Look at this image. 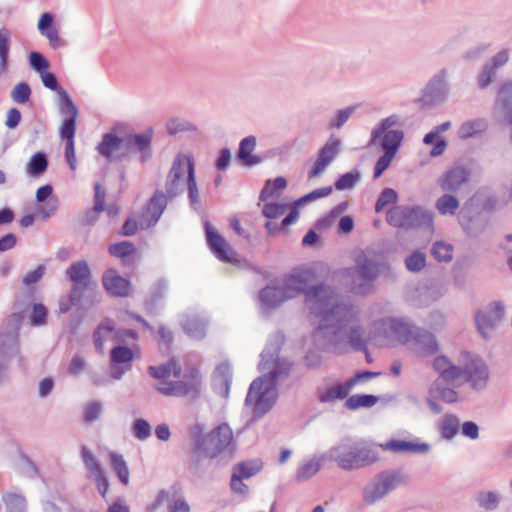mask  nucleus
<instances>
[{"mask_svg":"<svg viewBox=\"0 0 512 512\" xmlns=\"http://www.w3.org/2000/svg\"><path fill=\"white\" fill-rule=\"evenodd\" d=\"M311 314L319 318L313 332L315 346L325 352L344 353L350 345L355 351L367 352L365 329L362 325H349L357 320L359 309L350 302L337 301L334 287L318 286L307 295Z\"/></svg>","mask_w":512,"mask_h":512,"instance_id":"obj_1","label":"nucleus"},{"mask_svg":"<svg viewBox=\"0 0 512 512\" xmlns=\"http://www.w3.org/2000/svg\"><path fill=\"white\" fill-rule=\"evenodd\" d=\"M427 443H413L405 440H390L377 444L363 438L344 437L320 456L321 462H332L344 471H354L372 466L380 460V450L395 453H426Z\"/></svg>","mask_w":512,"mask_h":512,"instance_id":"obj_2","label":"nucleus"},{"mask_svg":"<svg viewBox=\"0 0 512 512\" xmlns=\"http://www.w3.org/2000/svg\"><path fill=\"white\" fill-rule=\"evenodd\" d=\"M191 460L198 464L202 459H218L226 464L236 450L233 432L227 423H221L206 434L192 432Z\"/></svg>","mask_w":512,"mask_h":512,"instance_id":"obj_3","label":"nucleus"},{"mask_svg":"<svg viewBox=\"0 0 512 512\" xmlns=\"http://www.w3.org/2000/svg\"><path fill=\"white\" fill-rule=\"evenodd\" d=\"M24 320L23 312L9 315L0 329V386L9 382V363L18 352L19 329Z\"/></svg>","mask_w":512,"mask_h":512,"instance_id":"obj_4","label":"nucleus"},{"mask_svg":"<svg viewBox=\"0 0 512 512\" xmlns=\"http://www.w3.org/2000/svg\"><path fill=\"white\" fill-rule=\"evenodd\" d=\"M284 337L282 334L277 333L273 335L264 350L260 354L261 361L258 365L260 371L271 369L269 373L263 374L264 381L267 384H273L277 388V383L286 379L291 371L292 363L286 359H279V353L283 344Z\"/></svg>","mask_w":512,"mask_h":512,"instance_id":"obj_5","label":"nucleus"},{"mask_svg":"<svg viewBox=\"0 0 512 512\" xmlns=\"http://www.w3.org/2000/svg\"><path fill=\"white\" fill-rule=\"evenodd\" d=\"M379 274V264L363 252L357 255L355 265L345 270V276L351 282V291L357 295L369 293Z\"/></svg>","mask_w":512,"mask_h":512,"instance_id":"obj_6","label":"nucleus"},{"mask_svg":"<svg viewBox=\"0 0 512 512\" xmlns=\"http://www.w3.org/2000/svg\"><path fill=\"white\" fill-rule=\"evenodd\" d=\"M277 388L258 377L250 384L245 404L252 407L253 418L259 419L268 413L277 400Z\"/></svg>","mask_w":512,"mask_h":512,"instance_id":"obj_7","label":"nucleus"},{"mask_svg":"<svg viewBox=\"0 0 512 512\" xmlns=\"http://www.w3.org/2000/svg\"><path fill=\"white\" fill-rule=\"evenodd\" d=\"M403 482L404 476L400 470L382 471L365 485L362 491V499L368 505L375 504Z\"/></svg>","mask_w":512,"mask_h":512,"instance_id":"obj_8","label":"nucleus"},{"mask_svg":"<svg viewBox=\"0 0 512 512\" xmlns=\"http://www.w3.org/2000/svg\"><path fill=\"white\" fill-rule=\"evenodd\" d=\"M433 220V211L420 205H397L386 213L387 224H433Z\"/></svg>","mask_w":512,"mask_h":512,"instance_id":"obj_9","label":"nucleus"},{"mask_svg":"<svg viewBox=\"0 0 512 512\" xmlns=\"http://www.w3.org/2000/svg\"><path fill=\"white\" fill-rule=\"evenodd\" d=\"M189 163H194L193 158L183 153H178L173 159L164 186V194L169 199L179 196L184 191V177H188Z\"/></svg>","mask_w":512,"mask_h":512,"instance_id":"obj_10","label":"nucleus"},{"mask_svg":"<svg viewBox=\"0 0 512 512\" xmlns=\"http://www.w3.org/2000/svg\"><path fill=\"white\" fill-rule=\"evenodd\" d=\"M449 96L448 72L445 68L435 73L422 91V102L433 107L444 103Z\"/></svg>","mask_w":512,"mask_h":512,"instance_id":"obj_11","label":"nucleus"},{"mask_svg":"<svg viewBox=\"0 0 512 512\" xmlns=\"http://www.w3.org/2000/svg\"><path fill=\"white\" fill-rule=\"evenodd\" d=\"M461 377H464L473 390L482 391L489 379V369L484 360L475 355H465V363L461 367Z\"/></svg>","mask_w":512,"mask_h":512,"instance_id":"obj_12","label":"nucleus"},{"mask_svg":"<svg viewBox=\"0 0 512 512\" xmlns=\"http://www.w3.org/2000/svg\"><path fill=\"white\" fill-rule=\"evenodd\" d=\"M504 315V305L499 301H495L489 304L485 309L476 312V327L483 338L488 339L491 337L493 331L503 320Z\"/></svg>","mask_w":512,"mask_h":512,"instance_id":"obj_13","label":"nucleus"},{"mask_svg":"<svg viewBox=\"0 0 512 512\" xmlns=\"http://www.w3.org/2000/svg\"><path fill=\"white\" fill-rule=\"evenodd\" d=\"M314 275H312L310 270H305L296 274H289L285 276L284 282H283V289L286 291L287 295L289 296V299H292L296 297L297 295L303 293L305 296V303L311 312L310 303L307 301V295L309 292L318 286L323 287H331L330 285H327L325 283H320L313 286H308L309 283L312 281Z\"/></svg>","mask_w":512,"mask_h":512,"instance_id":"obj_14","label":"nucleus"},{"mask_svg":"<svg viewBox=\"0 0 512 512\" xmlns=\"http://www.w3.org/2000/svg\"><path fill=\"white\" fill-rule=\"evenodd\" d=\"M375 326L379 335L386 339L396 340L401 343L408 342L412 335V329L409 323L399 318H382L375 324Z\"/></svg>","mask_w":512,"mask_h":512,"instance_id":"obj_15","label":"nucleus"},{"mask_svg":"<svg viewBox=\"0 0 512 512\" xmlns=\"http://www.w3.org/2000/svg\"><path fill=\"white\" fill-rule=\"evenodd\" d=\"M340 151L341 140L331 135L327 142L318 150L317 159L313 167L308 171V179H313L323 174Z\"/></svg>","mask_w":512,"mask_h":512,"instance_id":"obj_16","label":"nucleus"},{"mask_svg":"<svg viewBox=\"0 0 512 512\" xmlns=\"http://www.w3.org/2000/svg\"><path fill=\"white\" fill-rule=\"evenodd\" d=\"M133 359L134 353L131 348L124 345L115 346L110 352V377L120 380L126 372L131 370Z\"/></svg>","mask_w":512,"mask_h":512,"instance_id":"obj_17","label":"nucleus"},{"mask_svg":"<svg viewBox=\"0 0 512 512\" xmlns=\"http://www.w3.org/2000/svg\"><path fill=\"white\" fill-rule=\"evenodd\" d=\"M81 456H82L83 463L89 473V477L95 481L99 494L104 499H106L108 489H109V481L105 475V472H104L100 462L97 460V458L91 452V450L89 448H87L86 446L82 447Z\"/></svg>","mask_w":512,"mask_h":512,"instance_id":"obj_18","label":"nucleus"},{"mask_svg":"<svg viewBox=\"0 0 512 512\" xmlns=\"http://www.w3.org/2000/svg\"><path fill=\"white\" fill-rule=\"evenodd\" d=\"M470 177L471 171L469 168L457 165L446 170L438 179V184L444 191L457 193L469 183Z\"/></svg>","mask_w":512,"mask_h":512,"instance_id":"obj_19","label":"nucleus"},{"mask_svg":"<svg viewBox=\"0 0 512 512\" xmlns=\"http://www.w3.org/2000/svg\"><path fill=\"white\" fill-rule=\"evenodd\" d=\"M153 129L150 127L143 133L128 134L125 136L127 151L140 153L139 161L145 163L152 158Z\"/></svg>","mask_w":512,"mask_h":512,"instance_id":"obj_20","label":"nucleus"},{"mask_svg":"<svg viewBox=\"0 0 512 512\" xmlns=\"http://www.w3.org/2000/svg\"><path fill=\"white\" fill-rule=\"evenodd\" d=\"M123 148H125V137L122 138L113 133H105L96 146L97 152L109 163L122 160L126 155Z\"/></svg>","mask_w":512,"mask_h":512,"instance_id":"obj_21","label":"nucleus"},{"mask_svg":"<svg viewBox=\"0 0 512 512\" xmlns=\"http://www.w3.org/2000/svg\"><path fill=\"white\" fill-rule=\"evenodd\" d=\"M204 227L207 245L212 254L222 262H233L235 253L225 238L215 230L214 226Z\"/></svg>","mask_w":512,"mask_h":512,"instance_id":"obj_22","label":"nucleus"},{"mask_svg":"<svg viewBox=\"0 0 512 512\" xmlns=\"http://www.w3.org/2000/svg\"><path fill=\"white\" fill-rule=\"evenodd\" d=\"M169 199L162 190H156L142 208V224H156L167 206Z\"/></svg>","mask_w":512,"mask_h":512,"instance_id":"obj_23","label":"nucleus"},{"mask_svg":"<svg viewBox=\"0 0 512 512\" xmlns=\"http://www.w3.org/2000/svg\"><path fill=\"white\" fill-rule=\"evenodd\" d=\"M289 296L283 287L267 285L258 294L260 308L263 312L278 308L289 299Z\"/></svg>","mask_w":512,"mask_h":512,"instance_id":"obj_24","label":"nucleus"},{"mask_svg":"<svg viewBox=\"0 0 512 512\" xmlns=\"http://www.w3.org/2000/svg\"><path fill=\"white\" fill-rule=\"evenodd\" d=\"M102 283L107 292L113 296L125 297L129 293L130 282L113 269L103 274Z\"/></svg>","mask_w":512,"mask_h":512,"instance_id":"obj_25","label":"nucleus"},{"mask_svg":"<svg viewBox=\"0 0 512 512\" xmlns=\"http://www.w3.org/2000/svg\"><path fill=\"white\" fill-rule=\"evenodd\" d=\"M208 318L198 314H186L181 320V327L191 338L200 340L206 335Z\"/></svg>","mask_w":512,"mask_h":512,"instance_id":"obj_26","label":"nucleus"},{"mask_svg":"<svg viewBox=\"0 0 512 512\" xmlns=\"http://www.w3.org/2000/svg\"><path fill=\"white\" fill-rule=\"evenodd\" d=\"M257 144L256 137L253 135L243 138L239 143L237 160L246 167H253L262 163L263 158L252 154Z\"/></svg>","mask_w":512,"mask_h":512,"instance_id":"obj_27","label":"nucleus"},{"mask_svg":"<svg viewBox=\"0 0 512 512\" xmlns=\"http://www.w3.org/2000/svg\"><path fill=\"white\" fill-rule=\"evenodd\" d=\"M433 368L439 374V380L447 384L461 378V367L456 366L446 356H437L433 361Z\"/></svg>","mask_w":512,"mask_h":512,"instance_id":"obj_28","label":"nucleus"},{"mask_svg":"<svg viewBox=\"0 0 512 512\" xmlns=\"http://www.w3.org/2000/svg\"><path fill=\"white\" fill-rule=\"evenodd\" d=\"M414 350L422 356L432 355L438 350L435 336L426 330H417L413 337Z\"/></svg>","mask_w":512,"mask_h":512,"instance_id":"obj_29","label":"nucleus"},{"mask_svg":"<svg viewBox=\"0 0 512 512\" xmlns=\"http://www.w3.org/2000/svg\"><path fill=\"white\" fill-rule=\"evenodd\" d=\"M59 96V112L66 116L63 120L60 128H76V120L78 117V109L75 106L73 100L67 93V91H62Z\"/></svg>","mask_w":512,"mask_h":512,"instance_id":"obj_30","label":"nucleus"},{"mask_svg":"<svg viewBox=\"0 0 512 512\" xmlns=\"http://www.w3.org/2000/svg\"><path fill=\"white\" fill-rule=\"evenodd\" d=\"M349 203L348 201H342L333 207L324 217L317 220L315 224L320 225H331V224H340V225H351L354 224V219L350 215H343L348 209Z\"/></svg>","mask_w":512,"mask_h":512,"instance_id":"obj_31","label":"nucleus"},{"mask_svg":"<svg viewBox=\"0 0 512 512\" xmlns=\"http://www.w3.org/2000/svg\"><path fill=\"white\" fill-rule=\"evenodd\" d=\"M187 196L190 207L199 214H204V206L200 199L199 189L196 181V173L194 163H189L188 177L186 179Z\"/></svg>","mask_w":512,"mask_h":512,"instance_id":"obj_32","label":"nucleus"},{"mask_svg":"<svg viewBox=\"0 0 512 512\" xmlns=\"http://www.w3.org/2000/svg\"><path fill=\"white\" fill-rule=\"evenodd\" d=\"M66 275L73 284L91 285L92 274L85 260L73 262L67 269Z\"/></svg>","mask_w":512,"mask_h":512,"instance_id":"obj_33","label":"nucleus"},{"mask_svg":"<svg viewBox=\"0 0 512 512\" xmlns=\"http://www.w3.org/2000/svg\"><path fill=\"white\" fill-rule=\"evenodd\" d=\"M488 128V122L484 118H475L464 121L457 130V136L461 140L480 137Z\"/></svg>","mask_w":512,"mask_h":512,"instance_id":"obj_34","label":"nucleus"},{"mask_svg":"<svg viewBox=\"0 0 512 512\" xmlns=\"http://www.w3.org/2000/svg\"><path fill=\"white\" fill-rule=\"evenodd\" d=\"M232 367L228 362L220 363L215 370L214 383L219 393L227 398L232 384Z\"/></svg>","mask_w":512,"mask_h":512,"instance_id":"obj_35","label":"nucleus"},{"mask_svg":"<svg viewBox=\"0 0 512 512\" xmlns=\"http://www.w3.org/2000/svg\"><path fill=\"white\" fill-rule=\"evenodd\" d=\"M474 500L480 509L492 512L499 508L502 496L498 491L480 490L475 493Z\"/></svg>","mask_w":512,"mask_h":512,"instance_id":"obj_36","label":"nucleus"},{"mask_svg":"<svg viewBox=\"0 0 512 512\" xmlns=\"http://www.w3.org/2000/svg\"><path fill=\"white\" fill-rule=\"evenodd\" d=\"M57 209V201L50 200L47 204L42 205L40 208L35 207L32 213L23 216L19 221V224H33L35 221H47L52 215L56 213Z\"/></svg>","mask_w":512,"mask_h":512,"instance_id":"obj_37","label":"nucleus"},{"mask_svg":"<svg viewBox=\"0 0 512 512\" xmlns=\"http://www.w3.org/2000/svg\"><path fill=\"white\" fill-rule=\"evenodd\" d=\"M148 372L151 377L155 379H166L171 374L175 378L181 377L182 369L181 365L175 358H171L168 362L158 365V366H149Z\"/></svg>","mask_w":512,"mask_h":512,"instance_id":"obj_38","label":"nucleus"},{"mask_svg":"<svg viewBox=\"0 0 512 512\" xmlns=\"http://www.w3.org/2000/svg\"><path fill=\"white\" fill-rule=\"evenodd\" d=\"M168 285L165 280H158L150 289L149 296L144 302L147 313L156 314L158 303L164 298Z\"/></svg>","mask_w":512,"mask_h":512,"instance_id":"obj_39","label":"nucleus"},{"mask_svg":"<svg viewBox=\"0 0 512 512\" xmlns=\"http://www.w3.org/2000/svg\"><path fill=\"white\" fill-rule=\"evenodd\" d=\"M76 128H60V137L65 140V158L72 171L76 170V155L74 147V137Z\"/></svg>","mask_w":512,"mask_h":512,"instance_id":"obj_40","label":"nucleus"},{"mask_svg":"<svg viewBox=\"0 0 512 512\" xmlns=\"http://www.w3.org/2000/svg\"><path fill=\"white\" fill-rule=\"evenodd\" d=\"M428 393L446 403H455L458 401V393L453 388L445 386L443 381L439 379L431 383L428 388Z\"/></svg>","mask_w":512,"mask_h":512,"instance_id":"obj_41","label":"nucleus"},{"mask_svg":"<svg viewBox=\"0 0 512 512\" xmlns=\"http://www.w3.org/2000/svg\"><path fill=\"white\" fill-rule=\"evenodd\" d=\"M403 138L404 133L402 130L399 129L383 133L382 137L380 138V146L384 150V152L390 153L395 156L403 141Z\"/></svg>","mask_w":512,"mask_h":512,"instance_id":"obj_42","label":"nucleus"},{"mask_svg":"<svg viewBox=\"0 0 512 512\" xmlns=\"http://www.w3.org/2000/svg\"><path fill=\"white\" fill-rule=\"evenodd\" d=\"M49 162L47 155L42 152L33 154L26 165V172L31 177H38L44 174L48 168Z\"/></svg>","mask_w":512,"mask_h":512,"instance_id":"obj_43","label":"nucleus"},{"mask_svg":"<svg viewBox=\"0 0 512 512\" xmlns=\"http://www.w3.org/2000/svg\"><path fill=\"white\" fill-rule=\"evenodd\" d=\"M460 421L454 414H445L439 422V430L444 439L451 440L459 432Z\"/></svg>","mask_w":512,"mask_h":512,"instance_id":"obj_44","label":"nucleus"},{"mask_svg":"<svg viewBox=\"0 0 512 512\" xmlns=\"http://www.w3.org/2000/svg\"><path fill=\"white\" fill-rule=\"evenodd\" d=\"M399 125H401V122L398 115L393 114L382 119L371 132L370 144H376V142L382 137L383 133L390 132L393 130V127Z\"/></svg>","mask_w":512,"mask_h":512,"instance_id":"obj_45","label":"nucleus"},{"mask_svg":"<svg viewBox=\"0 0 512 512\" xmlns=\"http://www.w3.org/2000/svg\"><path fill=\"white\" fill-rule=\"evenodd\" d=\"M263 463L260 459H252L243 462H239L233 468V473L242 479L250 478L262 469Z\"/></svg>","mask_w":512,"mask_h":512,"instance_id":"obj_46","label":"nucleus"},{"mask_svg":"<svg viewBox=\"0 0 512 512\" xmlns=\"http://www.w3.org/2000/svg\"><path fill=\"white\" fill-rule=\"evenodd\" d=\"M6 512H27V500L18 493L6 492L2 495Z\"/></svg>","mask_w":512,"mask_h":512,"instance_id":"obj_47","label":"nucleus"},{"mask_svg":"<svg viewBox=\"0 0 512 512\" xmlns=\"http://www.w3.org/2000/svg\"><path fill=\"white\" fill-rule=\"evenodd\" d=\"M350 390L351 387L347 381H345L344 383H340L328 388L326 391L319 395L318 399L322 403H329L336 399H344L349 394Z\"/></svg>","mask_w":512,"mask_h":512,"instance_id":"obj_48","label":"nucleus"},{"mask_svg":"<svg viewBox=\"0 0 512 512\" xmlns=\"http://www.w3.org/2000/svg\"><path fill=\"white\" fill-rule=\"evenodd\" d=\"M379 398L370 394H355L346 399L345 407L348 410H357L359 408H369L378 402Z\"/></svg>","mask_w":512,"mask_h":512,"instance_id":"obj_49","label":"nucleus"},{"mask_svg":"<svg viewBox=\"0 0 512 512\" xmlns=\"http://www.w3.org/2000/svg\"><path fill=\"white\" fill-rule=\"evenodd\" d=\"M115 329L114 321L111 319H105L102 321L95 331L93 332L94 346L98 352L103 351L104 338L108 336Z\"/></svg>","mask_w":512,"mask_h":512,"instance_id":"obj_50","label":"nucleus"},{"mask_svg":"<svg viewBox=\"0 0 512 512\" xmlns=\"http://www.w3.org/2000/svg\"><path fill=\"white\" fill-rule=\"evenodd\" d=\"M111 467L116 473L120 482L124 485L129 483V469L121 454L112 452L110 454Z\"/></svg>","mask_w":512,"mask_h":512,"instance_id":"obj_51","label":"nucleus"},{"mask_svg":"<svg viewBox=\"0 0 512 512\" xmlns=\"http://www.w3.org/2000/svg\"><path fill=\"white\" fill-rule=\"evenodd\" d=\"M361 180V173L354 169L339 176L335 181L334 187L338 191L350 190L354 188Z\"/></svg>","mask_w":512,"mask_h":512,"instance_id":"obj_52","label":"nucleus"},{"mask_svg":"<svg viewBox=\"0 0 512 512\" xmlns=\"http://www.w3.org/2000/svg\"><path fill=\"white\" fill-rule=\"evenodd\" d=\"M435 206L442 215H454L459 208V201L455 196L448 192L438 198Z\"/></svg>","mask_w":512,"mask_h":512,"instance_id":"obj_53","label":"nucleus"},{"mask_svg":"<svg viewBox=\"0 0 512 512\" xmlns=\"http://www.w3.org/2000/svg\"><path fill=\"white\" fill-rule=\"evenodd\" d=\"M166 129L169 135L173 136L178 133L194 132L197 127L192 122L183 118H172L167 121Z\"/></svg>","mask_w":512,"mask_h":512,"instance_id":"obj_54","label":"nucleus"},{"mask_svg":"<svg viewBox=\"0 0 512 512\" xmlns=\"http://www.w3.org/2000/svg\"><path fill=\"white\" fill-rule=\"evenodd\" d=\"M10 50V32L0 29V75L7 70Z\"/></svg>","mask_w":512,"mask_h":512,"instance_id":"obj_55","label":"nucleus"},{"mask_svg":"<svg viewBox=\"0 0 512 512\" xmlns=\"http://www.w3.org/2000/svg\"><path fill=\"white\" fill-rule=\"evenodd\" d=\"M286 186L287 181L282 176L276 177L273 181L268 180L260 192L259 200L266 202L274 196L276 190H283Z\"/></svg>","mask_w":512,"mask_h":512,"instance_id":"obj_56","label":"nucleus"},{"mask_svg":"<svg viewBox=\"0 0 512 512\" xmlns=\"http://www.w3.org/2000/svg\"><path fill=\"white\" fill-rule=\"evenodd\" d=\"M431 255L439 262H450L453 258V246L443 241H437L431 248Z\"/></svg>","mask_w":512,"mask_h":512,"instance_id":"obj_57","label":"nucleus"},{"mask_svg":"<svg viewBox=\"0 0 512 512\" xmlns=\"http://www.w3.org/2000/svg\"><path fill=\"white\" fill-rule=\"evenodd\" d=\"M170 396H189L192 399L199 397L197 393V384H188L184 380H178L173 382Z\"/></svg>","mask_w":512,"mask_h":512,"instance_id":"obj_58","label":"nucleus"},{"mask_svg":"<svg viewBox=\"0 0 512 512\" xmlns=\"http://www.w3.org/2000/svg\"><path fill=\"white\" fill-rule=\"evenodd\" d=\"M404 263L409 272H420L426 266V255L420 250H415L405 258Z\"/></svg>","mask_w":512,"mask_h":512,"instance_id":"obj_59","label":"nucleus"},{"mask_svg":"<svg viewBox=\"0 0 512 512\" xmlns=\"http://www.w3.org/2000/svg\"><path fill=\"white\" fill-rule=\"evenodd\" d=\"M131 431L136 439L145 441L151 437L152 427L146 419L137 418L132 423Z\"/></svg>","mask_w":512,"mask_h":512,"instance_id":"obj_60","label":"nucleus"},{"mask_svg":"<svg viewBox=\"0 0 512 512\" xmlns=\"http://www.w3.org/2000/svg\"><path fill=\"white\" fill-rule=\"evenodd\" d=\"M109 253L117 258H125L132 255L136 248L134 244L129 241H122L118 243L111 244L108 248Z\"/></svg>","mask_w":512,"mask_h":512,"instance_id":"obj_61","label":"nucleus"},{"mask_svg":"<svg viewBox=\"0 0 512 512\" xmlns=\"http://www.w3.org/2000/svg\"><path fill=\"white\" fill-rule=\"evenodd\" d=\"M320 469L319 462L316 461H308L302 464L295 475V478L298 482H303L314 476Z\"/></svg>","mask_w":512,"mask_h":512,"instance_id":"obj_62","label":"nucleus"},{"mask_svg":"<svg viewBox=\"0 0 512 512\" xmlns=\"http://www.w3.org/2000/svg\"><path fill=\"white\" fill-rule=\"evenodd\" d=\"M31 88L26 82L16 84L11 92V98L18 104H24L29 101L31 96Z\"/></svg>","mask_w":512,"mask_h":512,"instance_id":"obj_63","label":"nucleus"},{"mask_svg":"<svg viewBox=\"0 0 512 512\" xmlns=\"http://www.w3.org/2000/svg\"><path fill=\"white\" fill-rule=\"evenodd\" d=\"M398 194L397 192L392 188H385L381 191L376 204H375V211L377 213L381 212L385 206L393 204L397 201Z\"/></svg>","mask_w":512,"mask_h":512,"instance_id":"obj_64","label":"nucleus"}]
</instances>
